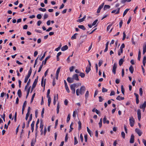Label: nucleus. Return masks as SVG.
Returning a JSON list of instances; mask_svg holds the SVG:
<instances>
[{
	"label": "nucleus",
	"instance_id": "nucleus-51",
	"mask_svg": "<svg viewBox=\"0 0 146 146\" xmlns=\"http://www.w3.org/2000/svg\"><path fill=\"white\" fill-rule=\"evenodd\" d=\"M74 68V66H72L70 67L69 68V70L70 71V72L73 71Z\"/></svg>",
	"mask_w": 146,
	"mask_h": 146
},
{
	"label": "nucleus",
	"instance_id": "nucleus-15",
	"mask_svg": "<svg viewBox=\"0 0 146 146\" xmlns=\"http://www.w3.org/2000/svg\"><path fill=\"white\" fill-rule=\"evenodd\" d=\"M124 60L123 58H121L120 59L119 62V64L120 66H121L122 65L124 62Z\"/></svg>",
	"mask_w": 146,
	"mask_h": 146
},
{
	"label": "nucleus",
	"instance_id": "nucleus-20",
	"mask_svg": "<svg viewBox=\"0 0 146 146\" xmlns=\"http://www.w3.org/2000/svg\"><path fill=\"white\" fill-rule=\"evenodd\" d=\"M17 94L19 98H21L22 96L21 92L20 89L17 92Z\"/></svg>",
	"mask_w": 146,
	"mask_h": 146
},
{
	"label": "nucleus",
	"instance_id": "nucleus-21",
	"mask_svg": "<svg viewBox=\"0 0 146 146\" xmlns=\"http://www.w3.org/2000/svg\"><path fill=\"white\" fill-rule=\"evenodd\" d=\"M77 33H75L74 35L71 37V39L72 40H74L75 39H76V36L78 35Z\"/></svg>",
	"mask_w": 146,
	"mask_h": 146
},
{
	"label": "nucleus",
	"instance_id": "nucleus-63",
	"mask_svg": "<svg viewBox=\"0 0 146 146\" xmlns=\"http://www.w3.org/2000/svg\"><path fill=\"white\" fill-rule=\"evenodd\" d=\"M115 92L114 91H111L110 93V96H113V95H115Z\"/></svg>",
	"mask_w": 146,
	"mask_h": 146
},
{
	"label": "nucleus",
	"instance_id": "nucleus-7",
	"mask_svg": "<svg viewBox=\"0 0 146 146\" xmlns=\"http://www.w3.org/2000/svg\"><path fill=\"white\" fill-rule=\"evenodd\" d=\"M137 115H138V119L139 121H140L141 118V111L139 109L137 110Z\"/></svg>",
	"mask_w": 146,
	"mask_h": 146
},
{
	"label": "nucleus",
	"instance_id": "nucleus-38",
	"mask_svg": "<svg viewBox=\"0 0 146 146\" xmlns=\"http://www.w3.org/2000/svg\"><path fill=\"white\" fill-rule=\"evenodd\" d=\"M78 143V141L76 137H74V145H76Z\"/></svg>",
	"mask_w": 146,
	"mask_h": 146
},
{
	"label": "nucleus",
	"instance_id": "nucleus-39",
	"mask_svg": "<svg viewBox=\"0 0 146 146\" xmlns=\"http://www.w3.org/2000/svg\"><path fill=\"white\" fill-rule=\"evenodd\" d=\"M73 125V123L72 122L70 125V130L69 131V132H71L72 131V130L73 129V128H72V126Z\"/></svg>",
	"mask_w": 146,
	"mask_h": 146
},
{
	"label": "nucleus",
	"instance_id": "nucleus-24",
	"mask_svg": "<svg viewBox=\"0 0 146 146\" xmlns=\"http://www.w3.org/2000/svg\"><path fill=\"white\" fill-rule=\"evenodd\" d=\"M114 23V22H113L110 25H109L108 26L107 29V31H109V29H110L111 27L112 26V25Z\"/></svg>",
	"mask_w": 146,
	"mask_h": 146
},
{
	"label": "nucleus",
	"instance_id": "nucleus-11",
	"mask_svg": "<svg viewBox=\"0 0 146 146\" xmlns=\"http://www.w3.org/2000/svg\"><path fill=\"white\" fill-rule=\"evenodd\" d=\"M67 81L69 83H72L74 82V81L72 78V77H68L67 78Z\"/></svg>",
	"mask_w": 146,
	"mask_h": 146
},
{
	"label": "nucleus",
	"instance_id": "nucleus-26",
	"mask_svg": "<svg viewBox=\"0 0 146 146\" xmlns=\"http://www.w3.org/2000/svg\"><path fill=\"white\" fill-rule=\"evenodd\" d=\"M32 72V68L31 67H30V69L27 75L30 76Z\"/></svg>",
	"mask_w": 146,
	"mask_h": 146
},
{
	"label": "nucleus",
	"instance_id": "nucleus-14",
	"mask_svg": "<svg viewBox=\"0 0 146 146\" xmlns=\"http://www.w3.org/2000/svg\"><path fill=\"white\" fill-rule=\"evenodd\" d=\"M68 48V47L67 45H65L63 46L61 49L62 51H64L67 50Z\"/></svg>",
	"mask_w": 146,
	"mask_h": 146
},
{
	"label": "nucleus",
	"instance_id": "nucleus-56",
	"mask_svg": "<svg viewBox=\"0 0 146 146\" xmlns=\"http://www.w3.org/2000/svg\"><path fill=\"white\" fill-rule=\"evenodd\" d=\"M36 17L37 19H40L41 18L42 15L40 14H38L37 15Z\"/></svg>",
	"mask_w": 146,
	"mask_h": 146
},
{
	"label": "nucleus",
	"instance_id": "nucleus-48",
	"mask_svg": "<svg viewBox=\"0 0 146 146\" xmlns=\"http://www.w3.org/2000/svg\"><path fill=\"white\" fill-rule=\"evenodd\" d=\"M58 99V95H57V96L54 95V100L56 101Z\"/></svg>",
	"mask_w": 146,
	"mask_h": 146
},
{
	"label": "nucleus",
	"instance_id": "nucleus-19",
	"mask_svg": "<svg viewBox=\"0 0 146 146\" xmlns=\"http://www.w3.org/2000/svg\"><path fill=\"white\" fill-rule=\"evenodd\" d=\"M124 97H121L120 96H118L116 98V99L119 100H123L124 99Z\"/></svg>",
	"mask_w": 146,
	"mask_h": 146
},
{
	"label": "nucleus",
	"instance_id": "nucleus-4",
	"mask_svg": "<svg viewBox=\"0 0 146 146\" xmlns=\"http://www.w3.org/2000/svg\"><path fill=\"white\" fill-rule=\"evenodd\" d=\"M129 121L130 126L133 127L135 123V119L133 116L129 117Z\"/></svg>",
	"mask_w": 146,
	"mask_h": 146
},
{
	"label": "nucleus",
	"instance_id": "nucleus-3",
	"mask_svg": "<svg viewBox=\"0 0 146 146\" xmlns=\"http://www.w3.org/2000/svg\"><path fill=\"white\" fill-rule=\"evenodd\" d=\"M76 86V84H74L70 85V89L73 94H75V89Z\"/></svg>",
	"mask_w": 146,
	"mask_h": 146
},
{
	"label": "nucleus",
	"instance_id": "nucleus-49",
	"mask_svg": "<svg viewBox=\"0 0 146 146\" xmlns=\"http://www.w3.org/2000/svg\"><path fill=\"white\" fill-rule=\"evenodd\" d=\"M87 131L89 134H90V135L91 136V131L89 129V128L87 127Z\"/></svg>",
	"mask_w": 146,
	"mask_h": 146
},
{
	"label": "nucleus",
	"instance_id": "nucleus-52",
	"mask_svg": "<svg viewBox=\"0 0 146 146\" xmlns=\"http://www.w3.org/2000/svg\"><path fill=\"white\" fill-rule=\"evenodd\" d=\"M44 108H43L42 109V112H41V117L42 118H43V116H44L43 114L44 113Z\"/></svg>",
	"mask_w": 146,
	"mask_h": 146
},
{
	"label": "nucleus",
	"instance_id": "nucleus-64",
	"mask_svg": "<svg viewBox=\"0 0 146 146\" xmlns=\"http://www.w3.org/2000/svg\"><path fill=\"white\" fill-rule=\"evenodd\" d=\"M142 141L145 146H146V140L144 139H143Z\"/></svg>",
	"mask_w": 146,
	"mask_h": 146
},
{
	"label": "nucleus",
	"instance_id": "nucleus-27",
	"mask_svg": "<svg viewBox=\"0 0 146 146\" xmlns=\"http://www.w3.org/2000/svg\"><path fill=\"white\" fill-rule=\"evenodd\" d=\"M129 10V9H126L124 12L123 15V17H124V16L127 14V12Z\"/></svg>",
	"mask_w": 146,
	"mask_h": 146
},
{
	"label": "nucleus",
	"instance_id": "nucleus-40",
	"mask_svg": "<svg viewBox=\"0 0 146 146\" xmlns=\"http://www.w3.org/2000/svg\"><path fill=\"white\" fill-rule=\"evenodd\" d=\"M90 70L91 68L90 67L88 68H86V72L87 74H88L90 71Z\"/></svg>",
	"mask_w": 146,
	"mask_h": 146
},
{
	"label": "nucleus",
	"instance_id": "nucleus-13",
	"mask_svg": "<svg viewBox=\"0 0 146 146\" xmlns=\"http://www.w3.org/2000/svg\"><path fill=\"white\" fill-rule=\"evenodd\" d=\"M106 116H105L103 119V123L104 124L106 123L107 124H108L109 123V121L108 120H106Z\"/></svg>",
	"mask_w": 146,
	"mask_h": 146
},
{
	"label": "nucleus",
	"instance_id": "nucleus-58",
	"mask_svg": "<svg viewBox=\"0 0 146 146\" xmlns=\"http://www.w3.org/2000/svg\"><path fill=\"white\" fill-rule=\"evenodd\" d=\"M125 47V44L124 43H123L121 46L120 47V49L123 50V48Z\"/></svg>",
	"mask_w": 146,
	"mask_h": 146
},
{
	"label": "nucleus",
	"instance_id": "nucleus-31",
	"mask_svg": "<svg viewBox=\"0 0 146 146\" xmlns=\"http://www.w3.org/2000/svg\"><path fill=\"white\" fill-rule=\"evenodd\" d=\"M70 114H69L68 115V116H67V119H66V121L67 123H68L69 122V120H70Z\"/></svg>",
	"mask_w": 146,
	"mask_h": 146
},
{
	"label": "nucleus",
	"instance_id": "nucleus-41",
	"mask_svg": "<svg viewBox=\"0 0 146 146\" xmlns=\"http://www.w3.org/2000/svg\"><path fill=\"white\" fill-rule=\"evenodd\" d=\"M38 10L41 11L42 12H45L46 11V9L45 8H42L40 7L39 8Z\"/></svg>",
	"mask_w": 146,
	"mask_h": 146
},
{
	"label": "nucleus",
	"instance_id": "nucleus-55",
	"mask_svg": "<svg viewBox=\"0 0 146 146\" xmlns=\"http://www.w3.org/2000/svg\"><path fill=\"white\" fill-rule=\"evenodd\" d=\"M17 112H16L15 114L14 115V120L15 122L17 121Z\"/></svg>",
	"mask_w": 146,
	"mask_h": 146
},
{
	"label": "nucleus",
	"instance_id": "nucleus-47",
	"mask_svg": "<svg viewBox=\"0 0 146 146\" xmlns=\"http://www.w3.org/2000/svg\"><path fill=\"white\" fill-rule=\"evenodd\" d=\"M31 86H30V87L28 89V90H27V95H26V98H27L28 96V95L29 94V92H30V87H31Z\"/></svg>",
	"mask_w": 146,
	"mask_h": 146
},
{
	"label": "nucleus",
	"instance_id": "nucleus-44",
	"mask_svg": "<svg viewBox=\"0 0 146 146\" xmlns=\"http://www.w3.org/2000/svg\"><path fill=\"white\" fill-rule=\"evenodd\" d=\"M60 68H61L60 67H59L58 68V69H57V70L56 72V74H57V75H58L59 74V73Z\"/></svg>",
	"mask_w": 146,
	"mask_h": 146
},
{
	"label": "nucleus",
	"instance_id": "nucleus-8",
	"mask_svg": "<svg viewBox=\"0 0 146 146\" xmlns=\"http://www.w3.org/2000/svg\"><path fill=\"white\" fill-rule=\"evenodd\" d=\"M104 4V3H103L98 8V9H97V13H99L100 12V10H101V9L103 7Z\"/></svg>",
	"mask_w": 146,
	"mask_h": 146
},
{
	"label": "nucleus",
	"instance_id": "nucleus-37",
	"mask_svg": "<svg viewBox=\"0 0 146 146\" xmlns=\"http://www.w3.org/2000/svg\"><path fill=\"white\" fill-rule=\"evenodd\" d=\"M59 108H60V107L59 106V103H58L57 104V108H56L57 113V114H58L59 113Z\"/></svg>",
	"mask_w": 146,
	"mask_h": 146
},
{
	"label": "nucleus",
	"instance_id": "nucleus-6",
	"mask_svg": "<svg viewBox=\"0 0 146 146\" xmlns=\"http://www.w3.org/2000/svg\"><path fill=\"white\" fill-rule=\"evenodd\" d=\"M117 67V65L115 64L114 63L113 64L112 71L113 73V74H115L116 73V70Z\"/></svg>",
	"mask_w": 146,
	"mask_h": 146
},
{
	"label": "nucleus",
	"instance_id": "nucleus-34",
	"mask_svg": "<svg viewBox=\"0 0 146 146\" xmlns=\"http://www.w3.org/2000/svg\"><path fill=\"white\" fill-rule=\"evenodd\" d=\"M89 96V91H87L86 92V94H85V97L86 98V100H87V98H88Z\"/></svg>",
	"mask_w": 146,
	"mask_h": 146
},
{
	"label": "nucleus",
	"instance_id": "nucleus-30",
	"mask_svg": "<svg viewBox=\"0 0 146 146\" xmlns=\"http://www.w3.org/2000/svg\"><path fill=\"white\" fill-rule=\"evenodd\" d=\"M79 126H78V130H80L81 128V123L80 121H79L78 122Z\"/></svg>",
	"mask_w": 146,
	"mask_h": 146
},
{
	"label": "nucleus",
	"instance_id": "nucleus-62",
	"mask_svg": "<svg viewBox=\"0 0 146 146\" xmlns=\"http://www.w3.org/2000/svg\"><path fill=\"white\" fill-rule=\"evenodd\" d=\"M98 21V19H96V20H95L92 23V25L93 26L95 25L97 23V21Z\"/></svg>",
	"mask_w": 146,
	"mask_h": 146
},
{
	"label": "nucleus",
	"instance_id": "nucleus-43",
	"mask_svg": "<svg viewBox=\"0 0 146 146\" xmlns=\"http://www.w3.org/2000/svg\"><path fill=\"white\" fill-rule=\"evenodd\" d=\"M44 62V61H43V62H42V64L40 66V67L39 68V70L38 71V72H40V71L41 70L42 67V66H43V62Z\"/></svg>",
	"mask_w": 146,
	"mask_h": 146
},
{
	"label": "nucleus",
	"instance_id": "nucleus-53",
	"mask_svg": "<svg viewBox=\"0 0 146 146\" xmlns=\"http://www.w3.org/2000/svg\"><path fill=\"white\" fill-rule=\"evenodd\" d=\"M80 138L82 142H83V138L82 134H80Z\"/></svg>",
	"mask_w": 146,
	"mask_h": 146
},
{
	"label": "nucleus",
	"instance_id": "nucleus-54",
	"mask_svg": "<svg viewBox=\"0 0 146 146\" xmlns=\"http://www.w3.org/2000/svg\"><path fill=\"white\" fill-rule=\"evenodd\" d=\"M108 91V90L104 87L102 88V92H106Z\"/></svg>",
	"mask_w": 146,
	"mask_h": 146
},
{
	"label": "nucleus",
	"instance_id": "nucleus-35",
	"mask_svg": "<svg viewBox=\"0 0 146 146\" xmlns=\"http://www.w3.org/2000/svg\"><path fill=\"white\" fill-rule=\"evenodd\" d=\"M123 50H121L120 49L118 51V55L119 56H120L121 55V54L123 53Z\"/></svg>",
	"mask_w": 146,
	"mask_h": 146
},
{
	"label": "nucleus",
	"instance_id": "nucleus-10",
	"mask_svg": "<svg viewBox=\"0 0 146 146\" xmlns=\"http://www.w3.org/2000/svg\"><path fill=\"white\" fill-rule=\"evenodd\" d=\"M146 106V102L145 101L142 105H141L140 106V108L141 109H142L143 110V111L145 110V108Z\"/></svg>",
	"mask_w": 146,
	"mask_h": 146
},
{
	"label": "nucleus",
	"instance_id": "nucleus-25",
	"mask_svg": "<svg viewBox=\"0 0 146 146\" xmlns=\"http://www.w3.org/2000/svg\"><path fill=\"white\" fill-rule=\"evenodd\" d=\"M121 91L122 92V93L124 95V92H125V90L123 88V86L122 85L121 86Z\"/></svg>",
	"mask_w": 146,
	"mask_h": 146
},
{
	"label": "nucleus",
	"instance_id": "nucleus-28",
	"mask_svg": "<svg viewBox=\"0 0 146 146\" xmlns=\"http://www.w3.org/2000/svg\"><path fill=\"white\" fill-rule=\"evenodd\" d=\"M48 106L49 107L50 106V105L51 102V99L50 97L48 98Z\"/></svg>",
	"mask_w": 146,
	"mask_h": 146
},
{
	"label": "nucleus",
	"instance_id": "nucleus-60",
	"mask_svg": "<svg viewBox=\"0 0 146 146\" xmlns=\"http://www.w3.org/2000/svg\"><path fill=\"white\" fill-rule=\"evenodd\" d=\"M65 88L66 91H67L68 93H69L70 92V90L69 89V88H68V86H66V87H65Z\"/></svg>",
	"mask_w": 146,
	"mask_h": 146
},
{
	"label": "nucleus",
	"instance_id": "nucleus-5",
	"mask_svg": "<svg viewBox=\"0 0 146 146\" xmlns=\"http://www.w3.org/2000/svg\"><path fill=\"white\" fill-rule=\"evenodd\" d=\"M72 78L74 80H75L76 81H78L79 80L78 76L77 74H75L72 76Z\"/></svg>",
	"mask_w": 146,
	"mask_h": 146
},
{
	"label": "nucleus",
	"instance_id": "nucleus-1",
	"mask_svg": "<svg viewBox=\"0 0 146 146\" xmlns=\"http://www.w3.org/2000/svg\"><path fill=\"white\" fill-rule=\"evenodd\" d=\"M86 90V88L84 86H81L80 89H77L76 90V95L79 96L80 94L82 95L84 94Z\"/></svg>",
	"mask_w": 146,
	"mask_h": 146
},
{
	"label": "nucleus",
	"instance_id": "nucleus-36",
	"mask_svg": "<svg viewBox=\"0 0 146 146\" xmlns=\"http://www.w3.org/2000/svg\"><path fill=\"white\" fill-rule=\"evenodd\" d=\"M50 56H48L44 60V64H46L47 60L48 59H49L50 58Z\"/></svg>",
	"mask_w": 146,
	"mask_h": 146
},
{
	"label": "nucleus",
	"instance_id": "nucleus-42",
	"mask_svg": "<svg viewBox=\"0 0 146 146\" xmlns=\"http://www.w3.org/2000/svg\"><path fill=\"white\" fill-rule=\"evenodd\" d=\"M46 52H44V54H43V56L40 58V61H42L43 59L44 58L45 56V54L46 53Z\"/></svg>",
	"mask_w": 146,
	"mask_h": 146
},
{
	"label": "nucleus",
	"instance_id": "nucleus-46",
	"mask_svg": "<svg viewBox=\"0 0 146 146\" xmlns=\"http://www.w3.org/2000/svg\"><path fill=\"white\" fill-rule=\"evenodd\" d=\"M143 91L142 89L141 88H140L139 89V94L140 96H142L143 94Z\"/></svg>",
	"mask_w": 146,
	"mask_h": 146
},
{
	"label": "nucleus",
	"instance_id": "nucleus-50",
	"mask_svg": "<svg viewBox=\"0 0 146 146\" xmlns=\"http://www.w3.org/2000/svg\"><path fill=\"white\" fill-rule=\"evenodd\" d=\"M84 19H83V18H82V19H79L78 20H77V22H79L80 23L84 21Z\"/></svg>",
	"mask_w": 146,
	"mask_h": 146
},
{
	"label": "nucleus",
	"instance_id": "nucleus-18",
	"mask_svg": "<svg viewBox=\"0 0 146 146\" xmlns=\"http://www.w3.org/2000/svg\"><path fill=\"white\" fill-rule=\"evenodd\" d=\"M129 71L131 73V74H132L133 72L134 69L133 68V66L132 65H131L130 66L129 68Z\"/></svg>",
	"mask_w": 146,
	"mask_h": 146
},
{
	"label": "nucleus",
	"instance_id": "nucleus-57",
	"mask_svg": "<svg viewBox=\"0 0 146 146\" xmlns=\"http://www.w3.org/2000/svg\"><path fill=\"white\" fill-rule=\"evenodd\" d=\"M123 38H122V40H124L125 39V37H126V34H125V32H123Z\"/></svg>",
	"mask_w": 146,
	"mask_h": 146
},
{
	"label": "nucleus",
	"instance_id": "nucleus-29",
	"mask_svg": "<svg viewBox=\"0 0 146 146\" xmlns=\"http://www.w3.org/2000/svg\"><path fill=\"white\" fill-rule=\"evenodd\" d=\"M43 126H44V125L43 124L42 120H41L40 122V128L41 129H43Z\"/></svg>",
	"mask_w": 146,
	"mask_h": 146
},
{
	"label": "nucleus",
	"instance_id": "nucleus-59",
	"mask_svg": "<svg viewBox=\"0 0 146 146\" xmlns=\"http://www.w3.org/2000/svg\"><path fill=\"white\" fill-rule=\"evenodd\" d=\"M121 135L123 138H125V133L124 132L122 131L121 132Z\"/></svg>",
	"mask_w": 146,
	"mask_h": 146
},
{
	"label": "nucleus",
	"instance_id": "nucleus-32",
	"mask_svg": "<svg viewBox=\"0 0 146 146\" xmlns=\"http://www.w3.org/2000/svg\"><path fill=\"white\" fill-rule=\"evenodd\" d=\"M79 75L80 76L81 78H84L85 76V74L84 73L81 72L80 73Z\"/></svg>",
	"mask_w": 146,
	"mask_h": 146
},
{
	"label": "nucleus",
	"instance_id": "nucleus-23",
	"mask_svg": "<svg viewBox=\"0 0 146 146\" xmlns=\"http://www.w3.org/2000/svg\"><path fill=\"white\" fill-rule=\"evenodd\" d=\"M110 8V6L108 5H105L104 8V9L105 10H106L107 9H109Z\"/></svg>",
	"mask_w": 146,
	"mask_h": 146
},
{
	"label": "nucleus",
	"instance_id": "nucleus-17",
	"mask_svg": "<svg viewBox=\"0 0 146 146\" xmlns=\"http://www.w3.org/2000/svg\"><path fill=\"white\" fill-rule=\"evenodd\" d=\"M109 43V41L107 42L106 43V48L104 50V52H106L108 50Z\"/></svg>",
	"mask_w": 146,
	"mask_h": 146
},
{
	"label": "nucleus",
	"instance_id": "nucleus-12",
	"mask_svg": "<svg viewBox=\"0 0 146 146\" xmlns=\"http://www.w3.org/2000/svg\"><path fill=\"white\" fill-rule=\"evenodd\" d=\"M134 136L133 135H131L130 139V143H133L134 142Z\"/></svg>",
	"mask_w": 146,
	"mask_h": 146
},
{
	"label": "nucleus",
	"instance_id": "nucleus-22",
	"mask_svg": "<svg viewBox=\"0 0 146 146\" xmlns=\"http://www.w3.org/2000/svg\"><path fill=\"white\" fill-rule=\"evenodd\" d=\"M146 56H144L143 57V64L144 66H145V64L146 63Z\"/></svg>",
	"mask_w": 146,
	"mask_h": 146
},
{
	"label": "nucleus",
	"instance_id": "nucleus-16",
	"mask_svg": "<svg viewBox=\"0 0 146 146\" xmlns=\"http://www.w3.org/2000/svg\"><path fill=\"white\" fill-rule=\"evenodd\" d=\"M78 27L79 28L83 30L84 31L86 29L85 27L83 25H79Z\"/></svg>",
	"mask_w": 146,
	"mask_h": 146
},
{
	"label": "nucleus",
	"instance_id": "nucleus-61",
	"mask_svg": "<svg viewBox=\"0 0 146 146\" xmlns=\"http://www.w3.org/2000/svg\"><path fill=\"white\" fill-rule=\"evenodd\" d=\"M68 103V100L67 99L65 100L64 101V104L66 106L67 105Z\"/></svg>",
	"mask_w": 146,
	"mask_h": 146
},
{
	"label": "nucleus",
	"instance_id": "nucleus-2",
	"mask_svg": "<svg viewBox=\"0 0 146 146\" xmlns=\"http://www.w3.org/2000/svg\"><path fill=\"white\" fill-rule=\"evenodd\" d=\"M38 76H37L36 78L35 79V80L33 82V84L32 85V86L31 89V93L34 89V88L36 87L37 82H38Z\"/></svg>",
	"mask_w": 146,
	"mask_h": 146
},
{
	"label": "nucleus",
	"instance_id": "nucleus-45",
	"mask_svg": "<svg viewBox=\"0 0 146 146\" xmlns=\"http://www.w3.org/2000/svg\"><path fill=\"white\" fill-rule=\"evenodd\" d=\"M50 89H48L47 90V98L50 97L49 96V94L50 93Z\"/></svg>",
	"mask_w": 146,
	"mask_h": 146
},
{
	"label": "nucleus",
	"instance_id": "nucleus-33",
	"mask_svg": "<svg viewBox=\"0 0 146 146\" xmlns=\"http://www.w3.org/2000/svg\"><path fill=\"white\" fill-rule=\"evenodd\" d=\"M30 77V76H28V75H27V76H26L25 77V81H24V82L25 83H26L27 82V81L28 80V79Z\"/></svg>",
	"mask_w": 146,
	"mask_h": 146
},
{
	"label": "nucleus",
	"instance_id": "nucleus-9",
	"mask_svg": "<svg viewBox=\"0 0 146 146\" xmlns=\"http://www.w3.org/2000/svg\"><path fill=\"white\" fill-rule=\"evenodd\" d=\"M135 131L139 136H141L142 134V132L139 129L136 128L135 129Z\"/></svg>",
	"mask_w": 146,
	"mask_h": 146
}]
</instances>
